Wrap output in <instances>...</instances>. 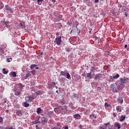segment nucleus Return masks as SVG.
<instances>
[{"label":"nucleus","instance_id":"obj_1","mask_svg":"<svg viewBox=\"0 0 129 129\" xmlns=\"http://www.w3.org/2000/svg\"><path fill=\"white\" fill-rule=\"evenodd\" d=\"M59 109L60 110L61 112H63V113H67V112H68V109L67 108H68V107L66 106H63L62 107L59 106Z\"/></svg>","mask_w":129,"mask_h":129},{"label":"nucleus","instance_id":"obj_2","mask_svg":"<svg viewBox=\"0 0 129 129\" xmlns=\"http://www.w3.org/2000/svg\"><path fill=\"white\" fill-rule=\"evenodd\" d=\"M61 36H58L55 39L54 42L55 43L57 46H60V45H61V43H62V40H61Z\"/></svg>","mask_w":129,"mask_h":129},{"label":"nucleus","instance_id":"obj_3","mask_svg":"<svg viewBox=\"0 0 129 129\" xmlns=\"http://www.w3.org/2000/svg\"><path fill=\"white\" fill-rule=\"evenodd\" d=\"M119 80L121 82V85H123V86H124V85H125V84H126V82H128V78H126L123 79L122 78H120L119 79Z\"/></svg>","mask_w":129,"mask_h":129},{"label":"nucleus","instance_id":"obj_4","mask_svg":"<svg viewBox=\"0 0 129 129\" xmlns=\"http://www.w3.org/2000/svg\"><path fill=\"white\" fill-rule=\"evenodd\" d=\"M102 77V74L100 73H98L95 75V79L96 80H99L100 79H101Z\"/></svg>","mask_w":129,"mask_h":129},{"label":"nucleus","instance_id":"obj_5","mask_svg":"<svg viewBox=\"0 0 129 129\" xmlns=\"http://www.w3.org/2000/svg\"><path fill=\"white\" fill-rule=\"evenodd\" d=\"M5 10L6 11H9L10 12V13H11L12 14L13 13V10H12V9H11V7H10L9 6V5H7L5 6Z\"/></svg>","mask_w":129,"mask_h":129},{"label":"nucleus","instance_id":"obj_6","mask_svg":"<svg viewBox=\"0 0 129 129\" xmlns=\"http://www.w3.org/2000/svg\"><path fill=\"white\" fill-rule=\"evenodd\" d=\"M119 77V75L118 74H117L116 76H110V79H111V80H114V79H117Z\"/></svg>","mask_w":129,"mask_h":129},{"label":"nucleus","instance_id":"obj_7","mask_svg":"<svg viewBox=\"0 0 129 129\" xmlns=\"http://www.w3.org/2000/svg\"><path fill=\"white\" fill-rule=\"evenodd\" d=\"M73 117L75 118V119H80L81 116L79 114H76L73 115Z\"/></svg>","mask_w":129,"mask_h":129},{"label":"nucleus","instance_id":"obj_8","mask_svg":"<svg viewBox=\"0 0 129 129\" xmlns=\"http://www.w3.org/2000/svg\"><path fill=\"white\" fill-rule=\"evenodd\" d=\"M16 115H18V116H22L23 115V113L21 111V110H17L16 112Z\"/></svg>","mask_w":129,"mask_h":129},{"label":"nucleus","instance_id":"obj_9","mask_svg":"<svg viewBox=\"0 0 129 129\" xmlns=\"http://www.w3.org/2000/svg\"><path fill=\"white\" fill-rule=\"evenodd\" d=\"M17 87L19 88L20 90H22L23 88L25 87V85H23L21 83H19L17 85Z\"/></svg>","mask_w":129,"mask_h":129},{"label":"nucleus","instance_id":"obj_10","mask_svg":"<svg viewBox=\"0 0 129 129\" xmlns=\"http://www.w3.org/2000/svg\"><path fill=\"white\" fill-rule=\"evenodd\" d=\"M29 99L28 100V102H32L34 99H35V97L33 96H29L28 97Z\"/></svg>","mask_w":129,"mask_h":129},{"label":"nucleus","instance_id":"obj_11","mask_svg":"<svg viewBox=\"0 0 129 129\" xmlns=\"http://www.w3.org/2000/svg\"><path fill=\"white\" fill-rule=\"evenodd\" d=\"M125 117H126V115H121L120 118V121H123L125 119Z\"/></svg>","mask_w":129,"mask_h":129},{"label":"nucleus","instance_id":"obj_12","mask_svg":"<svg viewBox=\"0 0 129 129\" xmlns=\"http://www.w3.org/2000/svg\"><path fill=\"white\" fill-rule=\"evenodd\" d=\"M116 109L117 111V112H121V106H117L116 107Z\"/></svg>","mask_w":129,"mask_h":129},{"label":"nucleus","instance_id":"obj_13","mask_svg":"<svg viewBox=\"0 0 129 129\" xmlns=\"http://www.w3.org/2000/svg\"><path fill=\"white\" fill-rule=\"evenodd\" d=\"M21 91H19L18 90H15V92H14V94L15 95H16V96H19V95H20V94H21Z\"/></svg>","mask_w":129,"mask_h":129},{"label":"nucleus","instance_id":"obj_14","mask_svg":"<svg viewBox=\"0 0 129 129\" xmlns=\"http://www.w3.org/2000/svg\"><path fill=\"white\" fill-rule=\"evenodd\" d=\"M114 124H115V126L116 127H117V128H118V129L120 128V124H119V123L116 122V123H114Z\"/></svg>","mask_w":129,"mask_h":129},{"label":"nucleus","instance_id":"obj_15","mask_svg":"<svg viewBox=\"0 0 129 129\" xmlns=\"http://www.w3.org/2000/svg\"><path fill=\"white\" fill-rule=\"evenodd\" d=\"M87 77H88V78H90V79H91L92 77H93V76L91 75V73H89L87 74Z\"/></svg>","mask_w":129,"mask_h":129},{"label":"nucleus","instance_id":"obj_16","mask_svg":"<svg viewBox=\"0 0 129 129\" xmlns=\"http://www.w3.org/2000/svg\"><path fill=\"white\" fill-rule=\"evenodd\" d=\"M66 75H67V79H69V80H71V76L70 75L69 73H67Z\"/></svg>","mask_w":129,"mask_h":129},{"label":"nucleus","instance_id":"obj_17","mask_svg":"<svg viewBox=\"0 0 129 129\" xmlns=\"http://www.w3.org/2000/svg\"><path fill=\"white\" fill-rule=\"evenodd\" d=\"M90 117L91 118H96V115L93 113L90 115Z\"/></svg>","mask_w":129,"mask_h":129},{"label":"nucleus","instance_id":"obj_18","mask_svg":"<svg viewBox=\"0 0 129 129\" xmlns=\"http://www.w3.org/2000/svg\"><path fill=\"white\" fill-rule=\"evenodd\" d=\"M31 75H32V73H31V72H29L27 74H26L25 79H27L28 77H30Z\"/></svg>","mask_w":129,"mask_h":129},{"label":"nucleus","instance_id":"obj_19","mask_svg":"<svg viewBox=\"0 0 129 129\" xmlns=\"http://www.w3.org/2000/svg\"><path fill=\"white\" fill-rule=\"evenodd\" d=\"M41 112H42V109H41V108H38L37 109V114H40V113H41Z\"/></svg>","mask_w":129,"mask_h":129},{"label":"nucleus","instance_id":"obj_20","mask_svg":"<svg viewBox=\"0 0 129 129\" xmlns=\"http://www.w3.org/2000/svg\"><path fill=\"white\" fill-rule=\"evenodd\" d=\"M7 62H8V63L13 61V59L12 58H9L8 57V56H7Z\"/></svg>","mask_w":129,"mask_h":129},{"label":"nucleus","instance_id":"obj_21","mask_svg":"<svg viewBox=\"0 0 129 129\" xmlns=\"http://www.w3.org/2000/svg\"><path fill=\"white\" fill-rule=\"evenodd\" d=\"M3 74H8V73H9V71H6V69H3Z\"/></svg>","mask_w":129,"mask_h":129},{"label":"nucleus","instance_id":"obj_22","mask_svg":"<svg viewBox=\"0 0 129 129\" xmlns=\"http://www.w3.org/2000/svg\"><path fill=\"white\" fill-rule=\"evenodd\" d=\"M11 74L13 77H17V74L15 72H12L11 73Z\"/></svg>","mask_w":129,"mask_h":129},{"label":"nucleus","instance_id":"obj_23","mask_svg":"<svg viewBox=\"0 0 129 129\" xmlns=\"http://www.w3.org/2000/svg\"><path fill=\"white\" fill-rule=\"evenodd\" d=\"M60 75H61V76H66V73L65 72V71H61L60 72Z\"/></svg>","mask_w":129,"mask_h":129},{"label":"nucleus","instance_id":"obj_24","mask_svg":"<svg viewBox=\"0 0 129 129\" xmlns=\"http://www.w3.org/2000/svg\"><path fill=\"white\" fill-rule=\"evenodd\" d=\"M24 105L25 107H29L30 104L29 103H27V102H24Z\"/></svg>","mask_w":129,"mask_h":129},{"label":"nucleus","instance_id":"obj_25","mask_svg":"<svg viewBox=\"0 0 129 129\" xmlns=\"http://www.w3.org/2000/svg\"><path fill=\"white\" fill-rule=\"evenodd\" d=\"M43 1L44 0H37L38 5H42V3H43Z\"/></svg>","mask_w":129,"mask_h":129},{"label":"nucleus","instance_id":"obj_26","mask_svg":"<svg viewBox=\"0 0 129 129\" xmlns=\"http://www.w3.org/2000/svg\"><path fill=\"white\" fill-rule=\"evenodd\" d=\"M36 94H37V95H40V94H43V93H42V91H38L37 92H35Z\"/></svg>","mask_w":129,"mask_h":129},{"label":"nucleus","instance_id":"obj_27","mask_svg":"<svg viewBox=\"0 0 129 129\" xmlns=\"http://www.w3.org/2000/svg\"><path fill=\"white\" fill-rule=\"evenodd\" d=\"M37 65L36 64H31L30 66V68L32 70H33V69H34V68H35V67H36Z\"/></svg>","mask_w":129,"mask_h":129},{"label":"nucleus","instance_id":"obj_28","mask_svg":"<svg viewBox=\"0 0 129 129\" xmlns=\"http://www.w3.org/2000/svg\"><path fill=\"white\" fill-rule=\"evenodd\" d=\"M105 107H109V106H111L110 104H108L107 103H105L104 104Z\"/></svg>","mask_w":129,"mask_h":129},{"label":"nucleus","instance_id":"obj_29","mask_svg":"<svg viewBox=\"0 0 129 129\" xmlns=\"http://www.w3.org/2000/svg\"><path fill=\"white\" fill-rule=\"evenodd\" d=\"M4 7H5L4 4L0 3V10H2V9H4Z\"/></svg>","mask_w":129,"mask_h":129},{"label":"nucleus","instance_id":"obj_30","mask_svg":"<svg viewBox=\"0 0 129 129\" xmlns=\"http://www.w3.org/2000/svg\"><path fill=\"white\" fill-rule=\"evenodd\" d=\"M118 101H119V102H120V103H122V102H123V99H121L118 98Z\"/></svg>","mask_w":129,"mask_h":129},{"label":"nucleus","instance_id":"obj_31","mask_svg":"<svg viewBox=\"0 0 129 129\" xmlns=\"http://www.w3.org/2000/svg\"><path fill=\"white\" fill-rule=\"evenodd\" d=\"M113 92H117V90L116 89V88H113Z\"/></svg>","mask_w":129,"mask_h":129},{"label":"nucleus","instance_id":"obj_32","mask_svg":"<svg viewBox=\"0 0 129 129\" xmlns=\"http://www.w3.org/2000/svg\"><path fill=\"white\" fill-rule=\"evenodd\" d=\"M71 49L70 48H66V51H67V52H70Z\"/></svg>","mask_w":129,"mask_h":129},{"label":"nucleus","instance_id":"obj_33","mask_svg":"<svg viewBox=\"0 0 129 129\" xmlns=\"http://www.w3.org/2000/svg\"><path fill=\"white\" fill-rule=\"evenodd\" d=\"M108 128H105V127H102V126H100V129H109V126H108Z\"/></svg>","mask_w":129,"mask_h":129},{"label":"nucleus","instance_id":"obj_34","mask_svg":"<svg viewBox=\"0 0 129 129\" xmlns=\"http://www.w3.org/2000/svg\"><path fill=\"white\" fill-rule=\"evenodd\" d=\"M110 87H111V88H114L115 87H114V84H111V85H110Z\"/></svg>","mask_w":129,"mask_h":129},{"label":"nucleus","instance_id":"obj_35","mask_svg":"<svg viewBox=\"0 0 129 129\" xmlns=\"http://www.w3.org/2000/svg\"><path fill=\"white\" fill-rule=\"evenodd\" d=\"M104 124L105 126H108V125H109V124H110L109 123V122H108V123H105Z\"/></svg>","mask_w":129,"mask_h":129},{"label":"nucleus","instance_id":"obj_36","mask_svg":"<svg viewBox=\"0 0 129 129\" xmlns=\"http://www.w3.org/2000/svg\"><path fill=\"white\" fill-rule=\"evenodd\" d=\"M20 27H22V28L24 29V28H25V26L23 25V24L22 23H20Z\"/></svg>","mask_w":129,"mask_h":129},{"label":"nucleus","instance_id":"obj_37","mask_svg":"<svg viewBox=\"0 0 129 129\" xmlns=\"http://www.w3.org/2000/svg\"><path fill=\"white\" fill-rule=\"evenodd\" d=\"M42 122H44V123L47 122V119H44L43 120H42Z\"/></svg>","mask_w":129,"mask_h":129},{"label":"nucleus","instance_id":"obj_38","mask_svg":"<svg viewBox=\"0 0 129 129\" xmlns=\"http://www.w3.org/2000/svg\"><path fill=\"white\" fill-rule=\"evenodd\" d=\"M3 122V117H0V123H2Z\"/></svg>","mask_w":129,"mask_h":129},{"label":"nucleus","instance_id":"obj_39","mask_svg":"<svg viewBox=\"0 0 129 129\" xmlns=\"http://www.w3.org/2000/svg\"><path fill=\"white\" fill-rule=\"evenodd\" d=\"M0 50H1V51L2 52V53H4L5 52V51H4V49L3 48H0Z\"/></svg>","mask_w":129,"mask_h":129},{"label":"nucleus","instance_id":"obj_40","mask_svg":"<svg viewBox=\"0 0 129 129\" xmlns=\"http://www.w3.org/2000/svg\"><path fill=\"white\" fill-rule=\"evenodd\" d=\"M113 115L114 117H115L116 116V113H113Z\"/></svg>","mask_w":129,"mask_h":129},{"label":"nucleus","instance_id":"obj_41","mask_svg":"<svg viewBox=\"0 0 129 129\" xmlns=\"http://www.w3.org/2000/svg\"><path fill=\"white\" fill-rule=\"evenodd\" d=\"M98 2H99V0H95L94 2L96 3V4H97V3H98Z\"/></svg>","mask_w":129,"mask_h":129},{"label":"nucleus","instance_id":"obj_42","mask_svg":"<svg viewBox=\"0 0 129 129\" xmlns=\"http://www.w3.org/2000/svg\"><path fill=\"white\" fill-rule=\"evenodd\" d=\"M55 85H56V84H55V83L53 82V83H52V86H55Z\"/></svg>","mask_w":129,"mask_h":129},{"label":"nucleus","instance_id":"obj_43","mask_svg":"<svg viewBox=\"0 0 129 129\" xmlns=\"http://www.w3.org/2000/svg\"><path fill=\"white\" fill-rule=\"evenodd\" d=\"M9 21H6V22L5 23V25H9Z\"/></svg>","mask_w":129,"mask_h":129},{"label":"nucleus","instance_id":"obj_44","mask_svg":"<svg viewBox=\"0 0 129 129\" xmlns=\"http://www.w3.org/2000/svg\"><path fill=\"white\" fill-rule=\"evenodd\" d=\"M5 128L6 129H13V127H10V128L8 127H6Z\"/></svg>","mask_w":129,"mask_h":129},{"label":"nucleus","instance_id":"obj_45","mask_svg":"<svg viewBox=\"0 0 129 129\" xmlns=\"http://www.w3.org/2000/svg\"><path fill=\"white\" fill-rule=\"evenodd\" d=\"M78 26V22L76 23V28H77V26Z\"/></svg>","mask_w":129,"mask_h":129},{"label":"nucleus","instance_id":"obj_46","mask_svg":"<svg viewBox=\"0 0 129 129\" xmlns=\"http://www.w3.org/2000/svg\"><path fill=\"white\" fill-rule=\"evenodd\" d=\"M93 71H94V69H92V70H91V71H90V73H92V72H93Z\"/></svg>","mask_w":129,"mask_h":129},{"label":"nucleus","instance_id":"obj_47","mask_svg":"<svg viewBox=\"0 0 129 129\" xmlns=\"http://www.w3.org/2000/svg\"><path fill=\"white\" fill-rule=\"evenodd\" d=\"M84 3H87L88 2V0H83Z\"/></svg>","mask_w":129,"mask_h":129},{"label":"nucleus","instance_id":"obj_48","mask_svg":"<svg viewBox=\"0 0 129 129\" xmlns=\"http://www.w3.org/2000/svg\"><path fill=\"white\" fill-rule=\"evenodd\" d=\"M52 3H56V0H52Z\"/></svg>","mask_w":129,"mask_h":129},{"label":"nucleus","instance_id":"obj_49","mask_svg":"<svg viewBox=\"0 0 129 129\" xmlns=\"http://www.w3.org/2000/svg\"><path fill=\"white\" fill-rule=\"evenodd\" d=\"M124 48H127V44L124 45Z\"/></svg>","mask_w":129,"mask_h":129},{"label":"nucleus","instance_id":"obj_50","mask_svg":"<svg viewBox=\"0 0 129 129\" xmlns=\"http://www.w3.org/2000/svg\"><path fill=\"white\" fill-rule=\"evenodd\" d=\"M6 21H5V20L3 21H2V23H3L4 24H6Z\"/></svg>","mask_w":129,"mask_h":129},{"label":"nucleus","instance_id":"obj_51","mask_svg":"<svg viewBox=\"0 0 129 129\" xmlns=\"http://www.w3.org/2000/svg\"><path fill=\"white\" fill-rule=\"evenodd\" d=\"M69 128H68V126H65L64 127V129H68Z\"/></svg>","mask_w":129,"mask_h":129},{"label":"nucleus","instance_id":"obj_52","mask_svg":"<svg viewBox=\"0 0 129 129\" xmlns=\"http://www.w3.org/2000/svg\"><path fill=\"white\" fill-rule=\"evenodd\" d=\"M43 54H44V52H41V53H40V55H43Z\"/></svg>","mask_w":129,"mask_h":129},{"label":"nucleus","instance_id":"obj_53","mask_svg":"<svg viewBox=\"0 0 129 129\" xmlns=\"http://www.w3.org/2000/svg\"><path fill=\"white\" fill-rule=\"evenodd\" d=\"M124 125H126V122L124 123Z\"/></svg>","mask_w":129,"mask_h":129},{"label":"nucleus","instance_id":"obj_54","mask_svg":"<svg viewBox=\"0 0 129 129\" xmlns=\"http://www.w3.org/2000/svg\"><path fill=\"white\" fill-rule=\"evenodd\" d=\"M123 11H125V9L122 8Z\"/></svg>","mask_w":129,"mask_h":129},{"label":"nucleus","instance_id":"obj_55","mask_svg":"<svg viewBox=\"0 0 129 129\" xmlns=\"http://www.w3.org/2000/svg\"><path fill=\"white\" fill-rule=\"evenodd\" d=\"M8 26H9V24H8V25H6V28H8Z\"/></svg>","mask_w":129,"mask_h":129},{"label":"nucleus","instance_id":"obj_56","mask_svg":"<svg viewBox=\"0 0 129 129\" xmlns=\"http://www.w3.org/2000/svg\"><path fill=\"white\" fill-rule=\"evenodd\" d=\"M56 93H58V90L56 91Z\"/></svg>","mask_w":129,"mask_h":129},{"label":"nucleus","instance_id":"obj_57","mask_svg":"<svg viewBox=\"0 0 129 129\" xmlns=\"http://www.w3.org/2000/svg\"><path fill=\"white\" fill-rule=\"evenodd\" d=\"M36 70H37V69H39V68H38V67L36 68Z\"/></svg>","mask_w":129,"mask_h":129},{"label":"nucleus","instance_id":"obj_58","mask_svg":"<svg viewBox=\"0 0 129 129\" xmlns=\"http://www.w3.org/2000/svg\"><path fill=\"white\" fill-rule=\"evenodd\" d=\"M77 80H78V81L79 80V79L77 78Z\"/></svg>","mask_w":129,"mask_h":129},{"label":"nucleus","instance_id":"obj_59","mask_svg":"<svg viewBox=\"0 0 129 129\" xmlns=\"http://www.w3.org/2000/svg\"><path fill=\"white\" fill-rule=\"evenodd\" d=\"M36 128L38 127V125H36Z\"/></svg>","mask_w":129,"mask_h":129},{"label":"nucleus","instance_id":"obj_60","mask_svg":"<svg viewBox=\"0 0 129 129\" xmlns=\"http://www.w3.org/2000/svg\"><path fill=\"white\" fill-rule=\"evenodd\" d=\"M92 68H94V67H92Z\"/></svg>","mask_w":129,"mask_h":129},{"label":"nucleus","instance_id":"obj_61","mask_svg":"<svg viewBox=\"0 0 129 129\" xmlns=\"http://www.w3.org/2000/svg\"><path fill=\"white\" fill-rule=\"evenodd\" d=\"M50 59H52V56H51V57H50Z\"/></svg>","mask_w":129,"mask_h":129},{"label":"nucleus","instance_id":"obj_62","mask_svg":"<svg viewBox=\"0 0 129 129\" xmlns=\"http://www.w3.org/2000/svg\"><path fill=\"white\" fill-rule=\"evenodd\" d=\"M6 111H9V110H7Z\"/></svg>","mask_w":129,"mask_h":129},{"label":"nucleus","instance_id":"obj_63","mask_svg":"<svg viewBox=\"0 0 129 129\" xmlns=\"http://www.w3.org/2000/svg\"><path fill=\"white\" fill-rule=\"evenodd\" d=\"M127 50H128L129 48H127Z\"/></svg>","mask_w":129,"mask_h":129},{"label":"nucleus","instance_id":"obj_64","mask_svg":"<svg viewBox=\"0 0 129 129\" xmlns=\"http://www.w3.org/2000/svg\"><path fill=\"white\" fill-rule=\"evenodd\" d=\"M128 71H129V69H128Z\"/></svg>","mask_w":129,"mask_h":129}]
</instances>
